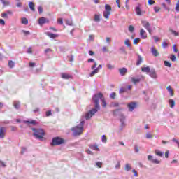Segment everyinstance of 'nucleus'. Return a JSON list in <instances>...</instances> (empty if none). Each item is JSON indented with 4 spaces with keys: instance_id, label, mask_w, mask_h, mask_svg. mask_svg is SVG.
Listing matches in <instances>:
<instances>
[{
    "instance_id": "48",
    "label": "nucleus",
    "mask_w": 179,
    "mask_h": 179,
    "mask_svg": "<svg viewBox=\"0 0 179 179\" xmlns=\"http://www.w3.org/2000/svg\"><path fill=\"white\" fill-rule=\"evenodd\" d=\"M96 66H97V62H95L94 63H93V65L91 66L92 71L96 69Z\"/></svg>"
},
{
    "instance_id": "32",
    "label": "nucleus",
    "mask_w": 179,
    "mask_h": 179,
    "mask_svg": "<svg viewBox=\"0 0 179 179\" xmlns=\"http://www.w3.org/2000/svg\"><path fill=\"white\" fill-rule=\"evenodd\" d=\"M150 76L153 78H156V72H155V70H151L150 71Z\"/></svg>"
},
{
    "instance_id": "16",
    "label": "nucleus",
    "mask_w": 179,
    "mask_h": 179,
    "mask_svg": "<svg viewBox=\"0 0 179 179\" xmlns=\"http://www.w3.org/2000/svg\"><path fill=\"white\" fill-rule=\"evenodd\" d=\"M140 36H141V38H143L144 40H145V38H146L148 37V35L146 34V31H145V29H141Z\"/></svg>"
},
{
    "instance_id": "6",
    "label": "nucleus",
    "mask_w": 179,
    "mask_h": 179,
    "mask_svg": "<svg viewBox=\"0 0 179 179\" xmlns=\"http://www.w3.org/2000/svg\"><path fill=\"white\" fill-rule=\"evenodd\" d=\"M136 107H138V103L136 102H130L127 104V108L130 112L134 111Z\"/></svg>"
},
{
    "instance_id": "50",
    "label": "nucleus",
    "mask_w": 179,
    "mask_h": 179,
    "mask_svg": "<svg viewBox=\"0 0 179 179\" xmlns=\"http://www.w3.org/2000/svg\"><path fill=\"white\" fill-rule=\"evenodd\" d=\"M115 169H121V163L117 162L116 165L115 166Z\"/></svg>"
},
{
    "instance_id": "13",
    "label": "nucleus",
    "mask_w": 179,
    "mask_h": 179,
    "mask_svg": "<svg viewBox=\"0 0 179 179\" xmlns=\"http://www.w3.org/2000/svg\"><path fill=\"white\" fill-rule=\"evenodd\" d=\"M61 78L62 79H66V80L72 79V75L66 73H62Z\"/></svg>"
},
{
    "instance_id": "37",
    "label": "nucleus",
    "mask_w": 179,
    "mask_h": 179,
    "mask_svg": "<svg viewBox=\"0 0 179 179\" xmlns=\"http://www.w3.org/2000/svg\"><path fill=\"white\" fill-rule=\"evenodd\" d=\"M169 58L171 61H173V62H175L176 59H177V58L176 57V55H170Z\"/></svg>"
},
{
    "instance_id": "51",
    "label": "nucleus",
    "mask_w": 179,
    "mask_h": 179,
    "mask_svg": "<svg viewBox=\"0 0 179 179\" xmlns=\"http://www.w3.org/2000/svg\"><path fill=\"white\" fill-rule=\"evenodd\" d=\"M57 23H59V24H64V20L62 18H59L57 20Z\"/></svg>"
},
{
    "instance_id": "30",
    "label": "nucleus",
    "mask_w": 179,
    "mask_h": 179,
    "mask_svg": "<svg viewBox=\"0 0 179 179\" xmlns=\"http://www.w3.org/2000/svg\"><path fill=\"white\" fill-rule=\"evenodd\" d=\"M21 23L22 24H29V20H27L26 17H23V18H22V20H21Z\"/></svg>"
},
{
    "instance_id": "1",
    "label": "nucleus",
    "mask_w": 179,
    "mask_h": 179,
    "mask_svg": "<svg viewBox=\"0 0 179 179\" xmlns=\"http://www.w3.org/2000/svg\"><path fill=\"white\" fill-rule=\"evenodd\" d=\"M100 100L102 102V107H107V103L106 102V99H104V96H103V94L98 93L93 96L92 97V101L94 104V108H92L90 110L88 113L85 114V120H90L96 113L100 110V104L99 102Z\"/></svg>"
},
{
    "instance_id": "24",
    "label": "nucleus",
    "mask_w": 179,
    "mask_h": 179,
    "mask_svg": "<svg viewBox=\"0 0 179 179\" xmlns=\"http://www.w3.org/2000/svg\"><path fill=\"white\" fill-rule=\"evenodd\" d=\"M124 121H125V116L124 115H120V122H121V125L122 127H125V123Z\"/></svg>"
},
{
    "instance_id": "35",
    "label": "nucleus",
    "mask_w": 179,
    "mask_h": 179,
    "mask_svg": "<svg viewBox=\"0 0 179 179\" xmlns=\"http://www.w3.org/2000/svg\"><path fill=\"white\" fill-rule=\"evenodd\" d=\"M8 66L9 68H13L15 66V62L12 60L8 61Z\"/></svg>"
},
{
    "instance_id": "47",
    "label": "nucleus",
    "mask_w": 179,
    "mask_h": 179,
    "mask_svg": "<svg viewBox=\"0 0 179 179\" xmlns=\"http://www.w3.org/2000/svg\"><path fill=\"white\" fill-rule=\"evenodd\" d=\"M139 41H141V38H136L134 41H133V43L134 44H138V43H139Z\"/></svg>"
},
{
    "instance_id": "44",
    "label": "nucleus",
    "mask_w": 179,
    "mask_h": 179,
    "mask_svg": "<svg viewBox=\"0 0 179 179\" xmlns=\"http://www.w3.org/2000/svg\"><path fill=\"white\" fill-rule=\"evenodd\" d=\"M106 66H107L108 69H110V71L113 70V69H114V66H113V64H108L106 65Z\"/></svg>"
},
{
    "instance_id": "36",
    "label": "nucleus",
    "mask_w": 179,
    "mask_h": 179,
    "mask_svg": "<svg viewBox=\"0 0 179 179\" xmlns=\"http://www.w3.org/2000/svg\"><path fill=\"white\" fill-rule=\"evenodd\" d=\"M164 64L165 66H167L168 68H171V63H170V62L164 61Z\"/></svg>"
},
{
    "instance_id": "45",
    "label": "nucleus",
    "mask_w": 179,
    "mask_h": 179,
    "mask_svg": "<svg viewBox=\"0 0 179 179\" xmlns=\"http://www.w3.org/2000/svg\"><path fill=\"white\" fill-rule=\"evenodd\" d=\"M120 51H121V52H122V54H127V50H125V48H124V47H121V48H120Z\"/></svg>"
},
{
    "instance_id": "9",
    "label": "nucleus",
    "mask_w": 179,
    "mask_h": 179,
    "mask_svg": "<svg viewBox=\"0 0 179 179\" xmlns=\"http://www.w3.org/2000/svg\"><path fill=\"white\" fill-rule=\"evenodd\" d=\"M142 25L149 33H152V29H150V24H149V22L148 21H142L141 22Z\"/></svg>"
},
{
    "instance_id": "39",
    "label": "nucleus",
    "mask_w": 179,
    "mask_h": 179,
    "mask_svg": "<svg viewBox=\"0 0 179 179\" xmlns=\"http://www.w3.org/2000/svg\"><path fill=\"white\" fill-rule=\"evenodd\" d=\"M129 31H130V33H134V31H135V27H134L132 25H130L129 27Z\"/></svg>"
},
{
    "instance_id": "3",
    "label": "nucleus",
    "mask_w": 179,
    "mask_h": 179,
    "mask_svg": "<svg viewBox=\"0 0 179 179\" xmlns=\"http://www.w3.org/2000/svg\"><path fill=\"white\" fill-rule=\"evenodd\" d=\"M31 130L34 132V136L36 139H38L39 141H44V135H45V133H44V130L43 129L32 128Z\"/></svg>"
},
{
    "instance_id": "31",
    "label": "nucleus",
    "mask_w": 179,
    "mask_h": 179,
    "mask_svg": "<svg viewBox=\"0 0 179 179\" xmlns=\"http://www.w3.org/2000/svg\"><path fill=\"white\" fill-rule=\"evenodd\" d=\"M136 13H137L138 16L142 15V11L141 10V8H139V6L136 8Z\"/></svg>"
},
{
    "instance_id": "27",
    "label": "nucleus",
    "mask_w": 179,
    "mask_h": 179,
    "mask_svg": "<svg viewBox=\"0 0 179 179\" xmlns=\"http://www.w3.org/2000/svg\"><path fill=\"white\" fill-rule=\"evenodd\" d=\"M14 107L17 110H19V108H20V102H19L17 101H14Z\"/></svg>"
},
{
    "instance_id": "61",
    "label": "nucleus",
    "mask_w": 179,
    "mask_h": 179,
    "mask_svg": "<svg viewBox=\"0 0 179 179\" xmlns=\"http://www.w3.org/2000/svg\"><path fill=\"white\" fill-rule=\"evenodd\" d=\"M0 24L5 26V20H3V19H0Z\"/></svg>"
},
{
    "instance_id": "63",
    "label": "nucleus",
    "mask_w": 179,
    "mask_h": 179,
    "mask_svg": "<svg viewBox=\"0 0 179 179\" xmlns=\"http://www.w3.org/2000/svg\"><path fill=\"white\" fill-rule=\"evenodd\" d=\"M86 152H87V155H93V152H92V150H87Z\"/></svg>"
},
{
    "instance_id": "15",
    "label": "nucleus",
    "mask_w": 179,
    "mask_h": 179,
    "mask_svg": "<svg viewBox=\"0 0 179 179\" xmlns=\"http://www.w3.org/2000/svg\"><path fill=\"white\" fill-rule=\"evenodd\" d=\"M89 147L92 150H96V152H100V148H99V145H97L96 144H94V145L93 144H90L89 145Z\"/></svg>"
},
{
    "instance_id": "56",
    "label": "nucleus",
    "mask_w": 179,
    "mask_h": 179,
    "mask_svg": "<svg viewBox=\"0 0 179 179\" xmlns=\"http://www.w3.org/2000/svg\"><path fill=\"white\" fill-rule=\"evenodd\" d=\"M38 10L40 14L43 13V7L38 6Z\"/></svg>"
},
{
    "instance_id": "55",
    "label": "nucleus",
    "mask_w": 179,
    "mask_h": 179,
    "mask_svg": "<svg viewBox=\"0 0 179 179\" xmlns=\"http://www.w3.org/2000/svg\"><path fill=\"white\" fill-rule=\"evenodd\" d=\"M134 150L136 153H139V148L138 147V145L134 146Z\"/></svg>"
},
{
    "instance_id": "20",
    "label": "nucleus",
    "mask_w": 179,
    "mask_h": 179,
    "mask_svg": "<svg viewBox=\"0 0 179 179\" xmlns=\"http://www.w3.org/2000/svg\"><path fill=\"white\" fill-rule=\"evenodd\" d=\"M125 171H131L132 170V165L131 164L127 163L124 166Z\"/></svg>"
},
{
    "instance_id": "5",
    "label": "nucleus",
    "mask_w": 179,
    "mask_h": 179,
    "mask_svg": "<svg viewBox=\"0 0 179 179\" xmlns=\"http://www.w3.org/2000/svg\"><path fill=\"white\" fill-rule=\"evenodd\" d=\"M64 143V139L59 137H55L52 139V146H57L58 145H62Z\"/></svg>"
},
{
    "instance_id": "58",
    "label": "nucleus",
    "mask_w": 179,
    "mask_h": 179,
    "mask_svg": "<svg viewBox=\"0 0 179 179\" xmlns=\"http://www.w3.org/2000/svg\"><path fill=\"white\" fill-rule=\"evenodd\" d=\"M132 173H134V177H138V171H136V170L133 169Z\"/></svg>"
},
{
    "instance_id": "40",
    "label": "nucleus",
    "mask_w": 179,
    "mask_h": 179,
    "mask_svg": "<svg viewBox=\"0 0 179 179\" xmlns=\"http://www.w3.org/2000/svg\"><path fill=\"white\" fill-rule=\"evenodd\" d=\"M101 141L103 143H107V138L106 137V135L102 136Z\"/></svg>"
},
{
    "instance_id": "10",
    "label": "nucleus",
    "mask_w": 179,
    "mask_h": 179,
    "mask_svg": "<svg viewBox=\"0 0 179 179\" xmlns=\"http://www.w3.org/2000/svg\"><path fill=\"white\" fill-rule=\"evenodd\" d=\"M103 68V66L101 64H99L98 67L95 69H94L90 73V76L92 78L96 75V73H99V70Z\"/></svg>"
},
{
    "instance_id": "33",
    "label": "nucleus",
    "mask_w": 179,
    "mask_h": 179,
    "mask_svg": "<svg viewBox=\"0 0 179 179\" xmlns=\"http://www.w3.org/2000/svg\"><path fill=\"white\" fill-rule=\"evenodd\" d=\"M131 82H133V83L135 85L136 83H139L141 82V79L131 78Z\"/></svg>"
},
{
    "instance_id": "64",
    "label": "nucleus",
    "mask_w": 179,
    "mask_h": 179,
    "mask_svg": "<svg viewBox=\"0 0 179 179\" xmlns=\"http://www.w3.org/2000/svg\"><path fill=\"white\" fill-rule=\"evenodd\" d=\"M124 92H125V88H120L119 91L120 93H124Z\"/></svg>"
},
{
    "instance_id": "57",
    "label": "nucleus",
    "mask_w": 179,
    "mask_h": 179,
    "mask_svg": "<svg viewBox=\"0 0 179 179\" xmlns=\"http://www.w3.org/2000/svg\"><path fill=\"white\" fill-rule=\"evenodd\" d=\"M29 66H30V68H34V66H36V63L30 62L29 63Z\"/></svg>"
},
{
    "instance_id": "54",
    "label": "nucleus",
    "mask_w": 179,
    "mask_h": 179,
    "mask_svg": "<svg viewBox=\"0 0 179 179\" xmlns=\"http://www.w3.org/2000/svg\"><path fill=\"white\" fill-rule=\"evenodd\" d=\"M163 155H164V152H162L161 151L157 152V156H159L160 157H163Z\"/></svg>"
},
{
    "instance_id": "12",
    "label": "nucleus",
    "mask_w": 179,
    "mask_h": 179,
    "mask_svg": "<svg viewBox=\"0 0 179 179\" xmlns=\"http://www.w3.org/2000/svg\"><path fill=\"white\" fill-rule=\"evenodd\" d=\"M148 160L154 164H157V159L155 158L152 155H148Z\"/></svg>"
},
{
    "instance_id": "7",
    "label": "nucleus",
    "mask_w": 179,
    "mask_h": 179,
    "mask_svg": "<svg viewBox=\"0 0 179 179\" xmlns=\"http://www.w3.org/2000/svg\"><path fill=\"white\" fill-rule=\"evenodd\" d=\"M12 15H13V12L10 10H8L1 13V17H3V19H9V16H12Z\"/></svg>"
},
{
    "instance_id": "41",
    "label": "nucleus",
    "mask_w": 179,
    "mask_h": 179,
    "mask_svg": "<svg viewBox=\"0 0 179 179\" xmlns=\"http://www.w3.org/2000/svg\"><path fill=\"white\" fill-rule=\"evenodd\" d=\"M176 12L179 13V0L177 1L176 6L175 7Z\"/></svg>"
},
{
    "instance_id": "14",
    "label": "nucleus",
    "mask_w": 179,
    "mask_h": 179,
    "mask_svg": "<svg viewBox=\"0 0 179 179\" xmlns=\"http://www.w3.org/2000/svg\"><path fill=\"white\" fill-rule=\"evenodd\" d=\"M119 72L121 76H125L126 73L128 72V69L125 67L119 69Z\"/></svg>"
},
{
    "instance_id": "60",
    "label": "nucleus",
    "mask_w": 179,
    "mask_h": 179,
    "mask_svg": "<svg viewBox=\"0 0 179 179\" xmlns=\"http://www.w3.org/2000/svg\"><path fill=\"white\" fill-rule=\"evenodd\" d=\"M27 54H32L33 51L31 50V48H29L27 50Z\"/></svg>"
},
{
    "instance_id": "22",
    "label": "nucleus",
    "mask_w": 179,
    "mask_h": 179,
    "mask_svg": "<svg viewBox=\"0 0 179 179\" xmlns=\"http://www.w3.org/2000/svg\"><path fill=\"white\" fill-rule=\"evenodd\" d=\"M29 9H31L32 10V12H36V8H35V5L34 3L30 1L29 3Z\"/></svg>"
},
{
    "instance_id": "11",
    "label": "nucleus",
    "mask_w": 179,
    "mask_h": 179,
    "mask_svg": "<svg viewBox=\"0 0 179 179\" xmlns=\"http://www.w3.org/2000/svg\"><path fill=\"white\" fill-rule=\"evenodd\" d=\"M6 135V128L0 127V139H3Z\"/></svg>"
},
{
    "instance_id": "2",
    "label": "nucleus",
    "mask_w": 179,
    "mask_h": 179,
    "mask_svg": "<svg viewBox=\"0 0 179 179\" xmlns=\"http://www.w3.org/2000/svg\"><path fill=\"white\" fill-rule=\"evenodd\" d=\"M83 125H85V120H81L78 126H76L71 129L73 136H79V135H82V132H83Z\"/></svg>"
},
{
    "instance_id": "18",
    "label": "nucleus",
    "mask_w": 179,
    "mask_h": 179,
    "mask_svg": "<svg viewBox=\"0 0 179 179\" xmlns=\"http://www.w3.org/2000/svg\"><path fill=\"white\" fill-rule=\"evenodd\" d=\"M94 20L96 22V23H99L101 20V15L95 14L94 16Z\"/></svg>"
},
{
    "instance_id": "59",
    "label": "nucleus",
    "mask_w": 179,
    "mask_h": 179,
    "mask_svg": "<svg viewBox=\"0 0 179 179\" xmlns=\"http://www.w3.org/2000/svg\"><path fill=\"white\" fill-rule=\"evenodd\" d=\"M148 5H155V1L148 0Z\"/></svg>"
},
{
    "instance_id": "26",
    "label": "nucleus",
    "mask_w": 179,
    "mask_h": 179,
    "mask_svg": "<svg viewBox=\"0 0 179 179\" xmlns=\"http://www.w3.org/2000/svg\"><path fill=\"white\" fill-rule=\"evenodd\" d=\"M143 61V59H142V56L138 55V60H137L136 65H141V64H142Z\"/></svg>"
},
{
    "instance_id": "28",
    "label": "nucleus",
    "mask_w": 179,
    "mask_h": 179,
    "mask_svg": "<svg viewBox=\"0 0 179 179\" xmlns=\"http://www.w3.org/2000/svg\"><path fill=\"white\" fill-rule=\"evenodd\" d=\"M169 102L171 108H174V106H176V101H174L173 99H169Z\"/></svg>"
},
{
    "instance_id": "34",
    "label": "nucleus",
    "mask_w": 179,
    "mask_h": 179,
    "mask_svg": "<svg viewBox=\"0 0 179 179\" xmlns=\"http://www.w3.org/2000/svg\"><path fill=\"white\" fill-rule=\"evenodd\" d=\"M169 31L171 33V34H173V36H175L176 37H177V36H179V33L173 29H169Z\"/></svg>"
},
{
    "instance_id": "25",
    "label": "nucleus",
    "mask_w": 179,
    "mask_h": 179,
    "mask_svg": "<svg viewBox=\"0 0 179 179\" xmlns=\"http://www.w3.org/2000/svg\"><path fill=\"white\" fill-rule=\"evenodd\" d=\"M151 52L155 57H157V50L155 48V46L151 48Z\"/></svg>"
},
{
    "instance_id": "53",
    "label": "nucleus",
    "mask_w": 179,
    "mask_h": 179,
    "mask_svg": "<svg viewBox=\"0 0 179 179\" xmlns=\"http://www.w3.org/2000/svg\"><path fill=\"white\" fill-rule=\"evenodd\" d=\"M115 92H112L111 94H110V99H115Z\"/></svg>"
},
{
    "instance_id": "46",
    "label": "nucleus",
    "mask_w": 179,
    "mask_h": 179,
    "mask_svg": "<svg viewBox=\"0 0 179 179\" xmlns=\"http://www.w3.org/2000/svg\"><path fill=\"white\" fill-rule=\"evenodd\" d=\"M124 44L125 45H127V47H131V43H129V39H126L124 41Z\"/></svg>"
},
{
    "instance_id": "4",
    "label": "nucleus",
    "mask_w": 179,
    "mask_h": 179,
    "mask_svg": "<svg viewBox=\"0 0 179 179\" xmlns=\"http://www.w3.org/2000/svg\"><path fill=\"white\" fill-rule=\"evenodd\" d=\"M111 6L108 4L105 5V10L103 11V17L105 19H109L110 15H111Z\"/></svg>"
},
{
    "instance_id": "42",
    "label": "nucleus",
    "mask_w": 179,
    "mask_h": 179,
    "mask_svg": "<svg viewBox=\"0 0 179 179\" xmlns=\"http://www.w3.org/2000/svg\"><path fill=\"white\" fill-rule=\"evenodd\" d=\"M21 33H23V34H24V36H29V34H30V31H25V30H22Z\"/></svg>"
},
{
    "instance_id": "19",
    "label": "nucleus",
    "mask_w": 179,
    "mask_h": 179,
    "mask_svg": "<svg viewBox=\"0 0 179 179\" xmlns=\"http://www.w3.org/2000/svg\"><path fill=\"white\" fill-rule=\"evenodd\" d=\"M45 34L48 37H50V38H57V37H58V35L54 34L51 32H46Z\"/></svg>"
},
{
    "instance_id": "17",
    "label": "nucleus",
    "mask_w": 179,
    "mask_h": 179,
    "mask_svg": "<svg viewBox=\"0 0 179 179\" xmlns=\"http://www.w3.org/2000/svg\"><path fill=\"white\" fill-rule=\"evenodd\" d=\"M24 124H28V125H37V122L36 120H24Z\"/></svg>"
},
{
    "instance_id": "8",
    "label": "nucleus",
    "mask_w": 179,
    "mask_h": 179,
    "mask_svg": "<svg viewBox=\"0 0 179 179\" xmlns=\"http://www.w3.org/2000/svg\"><path fill=\"white\" fill-rule=\"evenodd\" d=\"M50 20L48 18H45L44 17H41L38 20V23L39 26H43V24H45V23H49Z\"/></svg>"
},
{
    "instance_id": "43",
    "label": "nucleus",
    "mask_w": 179,
    "mask_h": 179,
    "mask_svg": "<svg viewBox=\"0 0 179 179\" xmlns=\"http://www.w3.org/2000/svg\"><path fill=\"white\" fill-rule=\"evenodd\" d=\"M172 48H173L174 52H176V53L178 52V50L177 49V45H176V44L173 45Z\"/></svg>"
},
{
    "instance_id": "62",
    "label": "nucleus",
    "mask_w": 179,
    "mask_h": 179,
    "mask_svg": "<svg viewBox=\"0 0 179 179\" xmlns=\"http://www.w3.org/2000/svg\"><path fill=\"white\" fill-rule=\"evenodd\" d=\"M87 62H88L89 64H90V62H93V64H94V62H95V60L93 59H88Z\"/></svg>"
},
{
    "instance_id": "52",
    "label": "nucleus",
    "mask_w": 179,
    "mask_h": 179,
    "mask_svg": "<svg viewBox=\"0 0 179 179\" xmlns=\"http://www.w3.org/2000/svg\"><path fill=\"white\" fill-rule=\"evenodd\" d=\"M0 167H6V164L3 161H0Z\"/></svg>"
},
{
    "instance_id": "21",
    "label": "nucleus",
    "mask_w": 179,
    "mask_h": 179,
    "mask_svg": "<svg viewBox=\"0 0 179 179\" xmlns=\"http://www.w3.org/2000/svg\"><path fill=\"white\" fill-rule=\"evenodd\" d=\"M166 90H167L168 92H169L170 96H174V90H173V88H171V86L169 85V86L166 87Z\"/></svg>"
},
{
    "instance_id": "29",
    "label": "nucleus",
    "mask_w": 179,
    "mask_h": 179,
    "mask_svg": "<svg viewBox=\"0 0 179 179\" xmlns=\"http://www.w3.org/2000/svg\"><path fill=\"white\" fill-rule=\"evenodd\" d=\"M0 1L4 6H9V5H10V2H9V1L0 0Z\"/></svg>"
},
{
    "instance_id": "49",
    "label": "nucleus",
    "mask_w": 179,
    "mask_h": 179,
    "mask_svg": "<svg viewBox=\"0 0 179 179\" xmlns=\"http://www.w3.org/2000/svg\"><path fill=\"white\" fill-rule=\"evenodd\" d=\"M146 138L147 139H152V138H153V136L150 133H147Z\"/></svg>"
},
{
    "instance_id": "23",
    "label": "nucleus",
    "mask_w": 179,
    "mask_h": 179,
    "mask_svg": "<svg viewBox=\"0 0 179 179\" xmlns=\"http://www.w3.org/2000/svg\"><path fill=\"white\" fill-rule=\"evenodd\" d=\"M141 71L142 72H145V73H150L151 70L149 66H147V67H142Z\"/></svg>"
},
{
    "instance_id": "38",
    "label": "nucleus",
    "mask_w": 179,
    "mask_h": 179,
    "mask_svg": "<svg viewBox=\"0 0 179 179\" xmlns=\"http://www.w3.org/2000/svg\"><path fill=\"white\" fill-rule=\"evenodd\" d=\"M162 47H163V48H167V47H169V43L166 41H164L162 43Z\"/></svg>"
}]
</instances>
